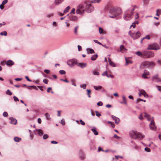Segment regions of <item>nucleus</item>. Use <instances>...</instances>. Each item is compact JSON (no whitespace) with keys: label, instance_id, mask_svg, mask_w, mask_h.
<instances>
[{"label":"nucleus","instance_id":"obj_1","mask_svg":"<svg viewBox=\"0 0 161 161\" xmlns=\"http://www.w3.org/2000/svg\"><path fill=\"white\" fill-rule=\"evenodd\" d=\"M93 7L90 4L87 5L85 9L83 8L82 5L80 4L77 7L76 12L77 14L82 15L85 11L88 13H90L93 11Z\"/></svg>","mask_w":161,"mask_h":161},{"label":"nucleus","instance_id":"obj_2","mask_svg":"<svg viewBox=\"0 0 161 161\" xmlns=\"http://www.w3.org/2000/svg\"><path fill=\"white\" fill-rule=\"evenodd\" d=\"M136 7L135 5L133 6L125 12L124 18L125 20H129L132 18L133 12Z\"/></svg>","mask_w":161,"mask_h":161},{"label":"nucleus","instance_id":"obj_3","mask_svg":"<svg viewBox=\"0 0 161 161\" xmlns=\"http://www.w3.org/2000/svg\"><path fill=\"white\" fill-rule=\"evenodd\" d=\"M109 12L112 14L109 15V17L114 18L121 14V9L119 8H112L110 9Z\"/></svg>","mask_w":161,"mask_h":161},{"label":"nucleus","instance_id":"obj_4","mask_svg":"<svg viewBox=\"0 0 161 161\" xmlns=\"http://www.w3.org/2000/svg\"><path fill=\"white\" fill-rule=\"evenodd\" d=\"M129 133L130 137L133 139L142 140L145 137L143 135L134 130L130 131Z\"/></svg>","mask_w":161,"mask_h":161},{"label":"nucleus","instance_id":"obj_5","mask_svg":"<svg viewBox=\"0 0 161 161\" xmlns=\"http://www.w3.org/2000/svg\"><path fill=\"white\" fill-rule=\"evenodd\" d=\"M155 65L154 63L152 62L145 61L142 63L140 67L141 69L145 68H152Z\"/></svg>","mask_w":161,"mask_h":161},{"label":"nucleus","instance_id":"obj_6","mask_svg":"<svg viewBox=\"0 0 161 161\" xmlns=\"http://www.w3.org/2000/svg\"><path fill=\"white\" fill-rule=\"evenodd\" d=\"M129 34L134 40L138 38L141 35V33L138 31L136 33H133L131 31H130L129 32Z\"/></svg>","mask_w":161,"mask_h":161},{"label":"nucleus","instance_id":"obj_7","mask_svg":"<svg viewBox=\"0 0 161 161\" xmlns=\"http://www.w3.org/2000/svg\"><path fill=\"white\" fill-rule=\"evenodd\" d=\"M143 56L147 58H152L154 56V53L152 51H145L143 52Z\"/></svg>","mask_w":161,"mask_h":161},{"label":"nucleus","instance_id":"obj_8","mask_svg":"<svg viewBox=\"0 0 161 161\" xmlns=\"http://www.w3.org/2000/svg\"><path fill=\"white\" fill-rule=\"evenodd\" d=\"M160 49V47L159 45L156 43H153V44L150 45L147 48V49L149 50H157Z\"/></svg>","mask_w":161,"mask_h":161},{"label":"nucleus","instance_id":"obj_9","mask_svg":"<svg viewBox=\"0 0 161 161\" xmlns=\"http://www.w3.org/2000/svg\"><path fill=\"white\" fill-rule=\"evenodd\" d=\"M67 63L70 67H73L75 64H77V60L75 59H69L67 61Z\"/></svg>","mask_w":161,"mask_h":161},{"label":"nucleus","instance_id":"obj_10","mask_svg":"<svg viewBox=\"0 0 161 161\" xmlns=\"http://www.w3.org/2000/svg\"><path fill=\"white\" fill-rule=\"evenodd\" d=\"M149 127L151 130H155L156 129V126L153 120H151L149 124Z\"/></svg>","mask_w":161,"mask_h":161},{"label":"nucleus","instance_id":"obj_11","mask_svg":"<svg viewBox=\"0 0 161 161\" xmlns=\"http://www.w3.org/2000/svg\"><path fill=\"white\" fill-rule=\"evenodd\" d=\"M152 80L153 81L157 82L161 81V79L158 77V75H156L153 76L152 78Z\"/></svg>","mask_w":161,"mask_h":161},{"label":"nucleus","instance_id":"obj_12","mask_svg":"<svg viewBox=\"0 0 161 161\" xmlns=\"http://www.w3.org/2000/svg\"><path fill=\"white\" fill-rule=\"evenodd\" d=\"M149 74L150 73L147 70H145L144 71L142 75V77L144 79H147L148 77L147 76L149 75Z\"/></svg>","mask_w":161,"mask_h":161},{"label":"nucleus","instance_id":"obj_13","mask_svg":"<svg viewBox=\"0 0 161 161\" xmlns=\"http://www.w3.org/2000/svg\"><path fill=\"white\" fill-rule=\"evenodd\" d=\"M120 50L119 51V52H121L122 53H124L126 52L127 49L123 45H121L120 46Z\"/></svg>","mask_w":161,"mask_h":161},{"label":"nucleus","instance_id":"obj_14","mask_svg":"<svg viewBox=\"0 0 161 161\" xmlns=\"http://www.w3.org/2000/svg\"><path fill=\"white\" fill-rule=\"evenodd\" d=\"M111 117L112 119L115 121V123L116 124H119L120 122V119L119 118L113 115H111Z\"/></svg>","mask_w":161,"mask_h":161},{"label":"nucleus","instance_id":"obj_15","mask_svg":"<svg viewBox=\"0 0 161 161\" xmlns=\"http://www.w3.org/2000/svg\"><path fill=\"white\" fill-rule=\"evenodd\" d=\"M9 119L10 120V124L14 125L17 124V120L15 118L13 117H10Z\"/></svg>","mask_w":161,"mask_h":161},{"label":"nucleus","instance_id":"obj_16","mask_svg":"<svg viewBox=\"0 0 161 161\" xmlns=\"http://www.w3.org/2000/svg\"><path fill=\"white\" fill-rule=\"evenodd\" d=\"M5 64L8 66H11L14 64V62L11 60H9L5 62Z\"/></svg>","mask_w":161,"mask_h":161},{"label":"nucleus","instance_id":"obj_17","mask_svg":"<svg viewBox=\"0 0 161 161\" xmlns=\"http://www.w3.org/2000/svg\"><path fill=\"white\" fill-rule=\"evenodd\" d=\"M34 131H36L38 132V135L40 136H42L43 134V131L40 129H36Z\"/></svg>","mask_w":161,"mask_h":161},{"label":"nucleus","instance_id":"obj_18","mask_svg":"<svg viewBox=\"0 0 161 161\" xmlns=\"http://www.w3.org/2000/svg\"><path fill=\"white\" fill-rule=\"evenodd\" d=\"M78 19L77 17L73 15H70L69 17V19L70 20L75 21Z\"/></svg>","mask_w":161,"mask_h":161},{"label":"nucleus","instance_id":"obj_19","mask_svg":"<svg viewBox=\"0 0 161 161\" xmlns=\"http://www.w3.org/2000/svg\"><path fill=\"white\" fill-rule=\"evenodd\" d=\"M86 50L88 54L93 53L95 52L94 50L92 48H87L86 49Z\"/></svg>","mask_w":161,"mask_h":161},{"label":"nucleus","instance_id":"obj_20","mask_svg":"<svg viewBox=\"0 0 161 161\" xmlns=\"http://www.w3.org/2000/svg\"><path fill=\"white\" fill-rule=\"evenodd\" d=\"M87 64L86 63H79L78 66L80 67L81 68H83L86 66Z\"/></svg>","mask_w":161,"mask_h":161},{"label":"nucleus","instance_id":"obj_21","mask_svg":"<svg viewBox=\"0 0 161 161\" xmlns=\"http://www.w3.org/2000/svg\"><path fill=\"white\" fill-rule=\"evenodd\" d=\"M108 61L110 66L113 67H115L116 66V64L113 62L111 61V59L110 58H108Z\"/></svg>","mask_w":161,"mask_h":161},{"label":"nucleus","instance_id":"obj_22","mask_svg":"<svg viewBox=\"0 0 161 161\" xmlns=\"http://www.w3.org/2000/svg\"><path fill=\"white\" fill-rule=\"evenodd\" d=\"M91 130L95 135H97L98 134V132L96 128L95 127H93L91 129Z\"/></svg>","mask_w":161,"mask_h":161},{"label":"nucleus","instance_id":"obj_23","mask_svg":"<svg viewBox=\"0 0 161 161\" xmlns=\"http://www.w3.org/2000/svg\"><path fill=\"white\" fill-rule=\"evenodd\" d=\"M122 99L123 100V101L120 102V103L121 104H124L125 105L127 104V103L126 102V98L124 95H123L122 96Z\"/></svg>","mask_w":161,"mask_h":161},{"label":"nucleus","instance_id":"obj_24","mask_svg":"<svg viewBox=\"0 0 161 161\" xmlns=\"http://www.w3.org/2000/svg\"><path fill=\"white\" fill-rule=\"evenodd\" d=\"M64 0H55L54 1L55 5H57L61 4Z\"/></svg>","mask_w":161,"mask_h":161},{"label":"nucleus","instance_id":"obj_25","mask_svg":"<svg viewBox=\"0 0 161 161\" xmlns=\"http://www.w3.org/2000/svg\"><path fill=\"white\" fill-rule=\"evenodd\" d=\"M14 140L15 142H18L21 140V139L17 136H15L14 138Z\"/></svg>","mask_w":161,"mask_h":161},{"label":"nucleus","instance_id":"obj_26","mask_svg":"<svg viewBox=\"0 0 161 161\" xmlns=\"http://www.w3.org/2000/svg\"><path fill=\"white\" fill-rule=\"evenodd\" d=\"M92 72V74L94 75H99V73L97 69L93 70Z\"/></svg>","mask_w":161,"mask_h":161},{"label":"nucleus","instance_id":"obj_27","mask_svg":"<svg viewBox=\"0 0 161 161\" xmlns=\"http://www.w3.org/2000/svg\"><path fill=\"white\" fill-rule=\"evenodd\" d=\"M93 87L95 90L97 91H98L99 90H101L102 88V86H94Z\"/></svg>","mask_w":161,"mask_h":161},{"label":"nucleus","instance_id":"obj_28","mask_svg":"<svg viewBox=\"0 0 161 161\" xmlns=\"http://www.w3.org/2000/svg\"><path fill=\"white\" fill-rule=\"evenodd\" d=\"M125 60L126 61V64L125 65H127L128 64H132V62L131 60H128L126 58H125Z\"/></svg>","mask_w":161,"mask_h":161},{"label":"nucleus","instance_id":"obj_29","mask_svg":"<svg viewBox=\"0 0 161 161\" xmlns=\"http://www.w3.org/2000/svg\"><path fill=\"white\" fill-rule=\"evenodd\" d=\"M45 115L47 120H49L51 119V118L50 117V115L48 113H46Z\"/></svg>","mask_w":161,"mask_h":161},{"label":"nucleus","instance_id":"obj_30","mask_svg":"<svg viewBox=\"0 0 161 161\" xmlns=\"http://www.w3.org/2000/svg\"><path fill=\"white\" fill-rule=\"evenodd\" d=\"M97 57L98 55L97 54H94L92 55V56L91 57V59L93 61L95 60L97 58Z\"/></svg>","mask_w":161,"mask_h":161},{"label":"nucleus","instance_id":"obj_31","mask_svg":"<svg viewBox=\"0 0 161 161\" xmlns=\"http://www.w3.org/2000/svg\"><path fill=\"white\" fill-rule=\"evenodd\" d=\"M144 94H146L145 91L143 90H142L140 91L139 95V96H141V95H143Z\"/></svg>","mask_w":161,"mask_h":161},{"label":"nucleus","instance_id":"obj_32","mask_svg":"<svg viewBox=\"0 0 161 161\" xmlns=\"http://www.w3.org/2000/svg\"><path fill=\"white\" fill-rule=\"evenodd\" d=\"M161 14V9H158L156 10V15L159 16V15Z\"/></svg>","mask_w":161,"mask_h":161},{"label":"nucleus","instance_id":"obj_33","mask_svg":"<svg viewBox=\"0 0 161 161\" xmlns=\"http://www.w3.org/2000/svg\"><path fill=\"white\" fill-rule=\"evenodd\" d=\"M102 0H91V2L92 3H99Z\"/></svg>","mask_w":161,"mask_h":161},{"label":"nucleus","instance_id":"obj_34","mask_svg":"<svg viewBox=\"0 0 161 161\" xmlns=\"http://www.w3.org/2000/svg\"><path fill=\"white\" fill-rule=\"evenodd\" d=\"M70 8V7L69 6H67L64 10V11H63L64 13H66L68 12L69 10V9Z\"/></svg>","mask_w":161,"mask_h":161},{"label":"nucleus","instance_id":"obj_35","mask_svg":"<svg viewBox=\"0 0 161 161\" xmlns=\"http://www.w3.org/2000/svg\"><path fill=\"white\" fill-rule=\"evenodd\" d=\"M138 56H143V52H141L140 51H137L135 53Z\"/></svg>","mask_w":161,"mask_h":161},{"label":"nucleus","instance_id":"obj_36","mask_svg":"<svg viewBox=\"0 0 161 161\" xmlns=\"http://www.w3.org/2000/svg\"><path fill=\"white\" fill-rule=\"evenodd\" d=\"M86 91L87 92V95L89 97H91L90 94L91 93V91L90 89H87Z\"/></svg>","mask_w":161,"mask_h":161},{"label":"nucleus","instance_id":"obj_37","mask_svg":"<svg viewBox=\"0 0 161 161\" xmlns=\"http://www.w3.org/2000/svg\"><path fill=\"white\" fill-rule=\"evenodd\" d=\"M6 93L7 95H8L10 96L12 94V92L9 89L7 90L6 92Z\"/></svg>","mask_w":161,"mask_h":161},{"label":"nucleus","instance_id":"obj_38","mask_svg":"<svg viewBox=\"0 0 161 161\" xmlns=\"http://www.w3.org/2000/svg\"><path fill=\"white\" fill-rule=\"evenodd\" d=\"M0 34L1 36L4 35L5 36H6L7 35V33L6 31H4L1 32L0 33Z\"/></svg>","mask_w":161,"mask_h":161},{"label":"nucleus","instance_id":"obj_39","mask_svg":"<svg viewBox=\"0 0 161 161\" xmlns=\"http://www.w3.org/2000/svg\"><path fill=\"white\" fill-rule=\"evenodd\" d=\"M59 73L61 75H65L66 74V72L64 70H61L59 71Z\"/></svg>","mask_w":161,"mask_h":161},{"label":"nucleus","instance_id":"obj_40","mask_svg":"<svg viewBox=\"0 0 161 161\" xmlns=\"http://www.w3.org/2000/svg\"><path fill=\"white\" fill-rule=\"evenodd\" d=\"M140 101H143L144 102H146V100H144L142 99L139 98L136 100V103H138Z\"/></svg>","mask_w":161,"mask_h":161},{"label":"nucleus","instance_id":"obj_41","mask_svg":"<svg viewBox=\"0 0 161 161\" xmlns=\"http://www.w3.org/2000/svg\"><path fill=\"white\" fill-rule=\"evenodd\" d=\"M48 136H49L47 134H45L43 135V139L44 140L46 139L48 137Z\"/></svg>","mask_w":161,"mask_h":161},{"label":"nucleus","instance_id":"obj_42","mask_svg":"<svg viewBox=\"0 0 161 161\" xmlns=\"http://www.w3.org/2000/svg\"><path fill=\"white\" fill-rule=\"evenodd\" d=\"M95 112L96 114V115L98 117H100V116L101 115V114H100L97 111H95Z\"/></svg>","mask_w":161,"mask_h":161},{"label":"nucleus","instance_id":"obj_43","mask_svg":"<svg viewBox=\"0 0 161 161\" xmlns=\"http://www.w3.org/2000/svg\"><path fill=\"white\" fill-rule=\"evenodd\" d=\"M49 8L51 9H53L55 8V6L54 4H52L49 6Z\"/></svg>","mask_w":161,"mask_h":161},{"label":"nucleus","instance_id":"obj_44","mask_svg":"<svg viewBox=\"0 0 161 161\" xmlns=\"http://www.w3.org/2000/svg\"><path fill=\"white\" fill-rule=\"evenodd\" d=\"M78 28V26H76L74 29V33L75 34L77 35V30Z\"/></svg>","mask_w":161,"mask_h":161},{"label":"nucleus","instance_id":"obj_45","mask_svg":"<svg viewBox=\"0 0 161 161\" xmlns=\"http://www.w3.org/2000/svg\"><path fill=\"white\" fill-rule=\"evenodd\" d=\"M3 116L5 117H7L8 116V114L7 112H4L3 113Z\"/></svg>","mask_w":161,"mask_h":161},{"label":"nucleus","instance_id":"obj_46","mask_svg":"<svg viewBox=\"0 0 161 161\" xmlns=\"http://www.w3.org/2000/svg\"><path fill=\"white\" fill-rule=\"evenodd\" d=\"M13 98L14 99V100L15 102H17V101H19V100L18 98L16 96H14V97H13Z\"/></svg>","mask_w":161,"mask_h":161},{"label":"nucleus","instance_id":"obj_47","mask_svg":"<svg viewBox=\"0 0 161 161\" xmlns=\"http://www.w3.org/2000/svg\"><path fill=\"white\" fill-rule=\"evenodd\" d=\"M93 41L96 43H97V44H99V45H102V43H101V42H99L97 40H94Z\"/></svg>","mask_w":161,"mask_h":161},{"label":"nucleus","instance_id":"obj_48","mask_svg":"<svg viewBox=\"0 0 161 161\" xmlns=\"http://www.w3.org/2000/svg\"><path fill=\"white\" fill-rule=\"evenodd\" d=\"M61 123L63 125H65V122L64 119H62L61 121Z\"/></svg>","mask_w":161,"mask_h":161},{"label":"nucleus","instance_id":"obj_49","mask_svg":"<svg viewBox=\"0 0 161 161\" xmlns=\"http://www.w3.org/2000/svg\"><path fill=\"white\" fill-rule=\"evenodd\" d=\"M144 149L147 152H149L151 151L150 149L147 147H145Z\"/></svg>","mask_w":161,"mask_h":161},{"label":"nucleus","instance_id":"obj_50","mask_svg":"<svg viewBox=\"0 0 161 161\" xmlns=\"http://www.w3.org/2000/svg\"><path fill=\"white\" fill-rule=\"evenodd\" d=\"M99 32L100 34H102L103 33V30L101 27L99 28Z\"/></svg>","mask_w":161,"mask_h":161},{"label":"nucleus","instance_id":"obj_51","mask_svg":"<svg viewBox=\"0 0 161 161\" xmlns=\"http://www.w3.org/2000/svg\"><path fill=\"white\" fill-rule=\"evenodd\" d=\"M135 149L136 150H138V151H139L140 150V147H139L137 145L135 146Z\"/></svg>","mask_w":161,"mask_h":161},{"label":"nucleus","instance_id":"obj_52","mask_svg":"<svg viewBox=\"0 0 161 161\" xmlns=\"http://www.w3.org/2000/svg\"><path fill=\"white\" fill-rule=\"evenodd\" d=\"M158 90L160 92H161V86H156Z\"/></svg>","mask_w":161,"mask_h":161},{"label":"nucleus","instance_id":"obj_53","mask_svg":"<svg viewBox=\"0 0 161 161\" xmlns=\"http://www.w3.org/2000/svg\"><path fill=\"white\" fill-rule=\"evenodd\" d=\"M44 71V72L47 74H49L50 72V70L48 69H45Z\"/></svg>","mask_w":161,"mask_h":161},{"label":"nucleus","instance_id":"obj_54","mask_svg":"<svg viewBox=\"0 0 161 161\" xmlns=\"http://www.w3.org/2000/svg\"><path fill=\"white\" fill-rule=\"evenodd\" d=\"M103 103L101 102L100 101L97 103V105L98 106H101L103 105Z\"/></svg>","mask_w":161,"mask_h":161},{"label":"nucleus","instance_id":"obj_55","mask_svg":"<svg viewBox=\"0 0 161 161\" xmlns=\"http://www.w3.org/2000/svg\"><path fill=\"white\" fill-rule=\"evenodd\" d=\"M107 77H108V78H113L114 77V76L111 74H110V75L108 74Z\"/></svg>","mask_w":161,"mask_h":161},{"label":"nucleus","instance_id":"obj_56","mask_svg":"<svg viewBox=\"0 0 161 161\" xmlns=\"http://www.w3.org/2000/svg\"><path fill=\"white\" fill-rule=\"evenodd\" d=\"M107 75L108 74L107 71H105L102 74V75L103 76L106 75L107 76Z\"/></svg>","mask_w":161,"mask_h":161},{"label":"nucleus","instance_id":"obj_57","mask_svg":"<svg viewBox=\"0 0 161 161\" xmlns=\"http://www.w3.org/2000/svg\"><path fill=\"white\" fill-rule=\"evenodd\" d=\"M101 151L104 152V150L103 149V148L102 147H99L98 148V152H100Z\"/></svg>","mask_w":161,"mask_h":161},{"label":"nucleus","instance_id":"obj_58","mask_svg":"<svg viewBox=\"0 0 161 161\" xmlns=\"http://www.w3.org/2000/svg\"><path fill=\"white\" fill-rule=\"evenodd\" d=\"M8 2V0H4L2 2V4L4 5L6 4Z\"/></svg>","mask_w":161,"mask_h":161},{"label":"nucleus","instance_id":"obj_59","mask_svg":"<svg viewBox=\"0 0 161 161\" xmlns=\"http://www.w3.org/2000/svg\"><path fill=\"white\" fill-rule=\"evenodd\" d=\"M25 78H26V79L28 81H29V82H31L32 81V80H31V79H30L28 77V76H25Z\"/></svg>","mask_w":161,"mask_h":161},{"label":"nucleus","instance_id":"obj_60","mask_svg":"<svg viewBox=\"0 0 161 161\" xmlns=\"http://www.w3.org/2000/svg\"><path fill=\"white\" fill-rule=\"evenodd\" d=\"M43 82L46 84H47L48 80L47 79H44L43 80Z\"/></svg>","mask_w":161,"mask_h":161},{"label":"nucleus","instance_id":"obj_61","mask_svg":"<svg viewBox=\"0 0 161 161\" xmlns=\"http://www.w3.org/2000/svg\"><path fill=\"white\" fill-rule=\"evenodd\" d=\"M37 87L40 89L42 91H43V87L41 86H38Z\"/></svg>","mask_w":161,"mask_h":161},{"label":"nucleus","instance_id":"obj_62","mask_svg":"<svg viewBox=\"0 0 161 161\" xmlns=\"http://www.w3.org/2000/svg\"><path fill=\"white\" fill-rule=\"evenodd\" d=\"M60 80L61 81H64L68 83L69 82V81L67 79H60Z\"/></svg>","mask_w":161,"mask_h":161},{"label":"nucleus","instance_id":"obj_63","mask_svg":"<svg viewBox=\"0 0 161 161\" xmlns=\"http://www.w3.org/2000/svg\"><path fill=\"white\" fill-rule=\"evenodd\" d=\"M31 87H32V88H33L34 89L36 90H37L38 89H37V87L35 86H31Z\"/></svg>","mask_w":161,"mask_h":161},{"label":"nucleus","instance_id":"obj_64","mask_svg":"<svg viewBox=\"0 0 161 161\" xmlns=\"http://www.w3.org/2000/svg\"><path fill=\"white\" fill-rule=\"evenodd\" d=\"M80 124L82 125H85V122L81 119H80Z\"/></svg>","mask_w":161,"mask_h":161}]
</instances>
